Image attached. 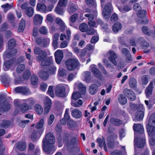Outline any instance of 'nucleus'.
<instances>
[{"label": "nucleus", "instance_id": "1", "mask_svg": "<svg viewBox=\"0 0 155 155\" xmlns=\"http://www.w3.org/2000/svg\"><path fill=\"white\" fill-rule=\"evenodd\" d=\"M133 128L134 131V143H136L137 146H139V143L141 142L143 146L145 140L143 126L140 124H134Z\"/></svg>", "mask_w": 155, "mask_h": 155}, {"label": "nucleus", "instance_id": "2", "mask_svg": "<svg viewBox=\"0 0 155 155\" xmlns=\"http://www.w3.org/2000/svg\"><path fill=\"white\" fill-rule=\"evenodd\" d=\"M148 126H147V132L149 136L152 137L155 134V113H153L150 116Z\"/></svg>", "mask_w": 155, "mask_h": 155}, {"label": "nucleus", "instance_id": "3", "mask_svg": "<svg viewBox=\"0 0 155 155\" xmlns=\"http://www.w3.org/2000/svg\"><path fill=\"white\" fill-rule=\"evenodd\" d=\"M8 45V50H6L4 54V58L5 59L14 56L17 52L16 49H12L15 45V42L14 39H12L9 41Z\"/></svg>", "mask_w": 155, "mask_h": 155}, {"label": "nucleus", "instance_id": "4", "mask_svg": "<svg viewBox=\"0 0 155 155\" xmlns=\"http://www.w3.org/2000/svg\"><path fill=\"white\" fill-rule=\"evenodd\" d=\"M46 52L44 50L39 51V61H41V66L42 67L50 65L52 63L53 60L51 57L47 58Z\"/></svg>", "mask_w": 155, "mask_h": 155}, {"label": "nucleus", "instance_id": "5", "mask_svg": "<svg viewBox=\"0 0 155 155\" xmlns=\"http://www.w3.org/2000/svg\"><path fill=\"white\" fill-rule=\"evenodd\" d=\"M65 65L68 70L72 71L79 67L80 63L77 58H72L68 59L65 62Z\"/></svg>", "mask_w": 155, "mask_h": 155}, {"label": "nucleus", "instance_id": "6", "mask_svg": "<svg viewBox=\"0 0 155 155\" xmlns=\"http://www.w3.org/2000/svg\"><path fill=\"white\" fill-rule=\"evenodd\" d=\"M139 143V146H138L136 143H134L135 150L134 155H150L149 149L147 148H145L143 151L141 153V149L146 144L145 140L144 141V144L143 146L141 142H140Z\"/></svg>", "mask_w": 155, "mask_h": 155}, {"label": "nucleus", "instance_id": "7", "mask_svg": "<svg viewBox=\"0 0 155 155\" xmlns=\"http://www.w3.org/2000/svg\"><path fill=\"white\" fill-rule=\"evenodd\" d=\"M56 95L58 97H64L67 96L65 92L66 88L63 86L57 85L55 88Z\"/></svg>", "mask_w": 155, "mask_h": 155}, {"label": "nucleus", "instance_id": "8", "mask_svg": "<svg viewBox=\"0 0 155 155\" xmlns=\"http://www.w3.org/2000/svg\"><path fill=\"white\" fill-rule=\"evenodd\" d=\"M45 140H43V145H42L43 150L48 154L52 155L56 150V147H55L54 144H46L45 142Z\"/></svg>", "mask_w": 155, "mask_h": 155}, {"label": "nucleus", "instance_id": "9", "mask_svg": "<svg viewBox=\"0 0 155 155\" xmlns=\"http://www.w3.org/2000/svg\"><path fill=\"white\" fill-rule=\"evenodd\" d=\"M111 8L112 5L111 3H108L106 5L102 11V14L105 19H107L109 18Z\"/></svg>", "mask_w": 155, "mask_h": 155}, {"label": "nucleus", "instance_id": "10", "mask_svg": "<svg viewBox=\"0 0 155 155\" xmlns=\"http://www.w3.org/2000/svg\"><path fill=\"white\" fill-rule=\"evenodd\" d=\"M45 140V142L46 144H54L55 142V138L53 134L51 133H48L42 140V145H43V140Z\"/></svg>", "mask_w": 155, "mask_h": 155}, {"label": "nucleus", "instance_id": "11", "mask_svg": "<svg viewBox=\"0 0 155 155\" xmlns=\"http://www.w3.org/2000/svg\"><path fill=\"white\" fill-rule=\"evenodd\" d=\"M45 107L43 115L45 116L47 114L51 108V101L48 97H46L45 100Z\"/></svg>", "mask_w": 155, "mask_h": 155}, {"label": "nucleus", "instance_id": "12", "mask_svg": "<svg viewBox=\"0 0 155 155\" xmlns=\"http://www.w3.org/2000/svg\"><path fill=\"white\" fill-rule=\"evenodd\" d=\"M96 66V65L94 64L91 65V70L96 78L101 80L103 77L99 70L97 68Z\"/></svg>", "mask_w": 155, "mask_h": 155}, {"label": "nucleus", "instance_id": "13", "mask_svg": "<svg viewBox=\"0 0 155 155\" xmlns=\"http://www.w3.org/2000/svg\"><path fill=\"white\" fill-rule=\"evenodd\" d=\"M123 93L131 101L135 100L136 98L135 94L131 90L125 88L123 91Z\"/></svg>", "mask_w": 155, "mask_h": 155}, {"label": "nucleus", "instance_id": "14", "mask_svg": "<svg viewBox=\"0 0 155 155\" xmlns=\"http://www.w3.org/2000/svg\"><path fill=\"white\" fill-rule=\"evenodd\" d=\"M109 56L108 57L109 60L115 66L117 64V62L116 61L118 58V55L114 51H110L108 52Z\"/></svg>", "mask_w": 155, "mask_h": 155}, {"label": "nucleus", "instance_id": "15", "mask_svg": "<svg viewBox=\"0 0 155 155\" xmlns=\"http://www.w3.org/2000/svg\"><path fill=\"white\" fill-rule=\"evenodd\" d=\"M54 55L56 62L58 64H59L63 58V52L62 51L58 50L55 52Z\"/></svg>", "mask_w": 155, "mask_h": 155}, {"label": "nucleus", "instance_id": "16", "mask_svg": "<svg viewBox=\"0 0 155 155\" xmlns=\"http://www.w3.org/2000/svg\"><path fill=\"white\" fill-rule=\"evenodd\" d=\"M78 87L79 91L83 95L86 93V87L81 83H76L74 84V88Z\"/></svg>", "mask_w": 155, "mask_h": 155}, {"label": "nucleus", "instance_id": "17", "mask_svg": "<svg viewBox=\"0 0 155 155\" xmlns=\"http://www.w3.org/2000/svg\"><path fill=\"white\" fill-rule=\"evenodd\" d=\"M15 91L16 93H19L25 95H27L30 93L28 89L25 87H16L15 88Z\"/></svg>", "mask_w": 155, "mask_h": 155}, {"label": "nucleus", "instance_id": "18", "mask_svg": "<svg viewBox=\"0 0 155 155\" xmlns=\"http://www.w3.org/2000/svg\"><path fill=\"white\" fill-rule=\"evenodd\" d=\"M78 8L77 5L72 3L68 5L67 11L69 14H71L76 12Z\"/></svg>", "mask_w": 155, "mask_h": 155}, {"label": "nucleus", "instance_id": "19", "mask_svg": "<svg viewBox=\"0 0 155 155\" xmlns=\"http://www.w3.org/2000/svg\"><path fill=\"white\" fill-rule=\"evenodd\" d=\"M144 117V112L143 110L137 111L135 114V118L133 120L134 121H140L142 120Z\"/></svg>", "mask_w": 155, "mask_h": 155}, {"label": "nucleus", "instance_id": "20", "mask_svg": "<svg viewBox=\"0 0 155 155\" xmlns=\"http://www.w3.org/2000/svg\"><path fill=\"white\" fill-rule=\"evenodd\" d=\"M72 116L76 118H80L82 115L81 112L77 108H75L71 112Z\"/></svg>", "mask_w": 155, "mask_h": 155}, {"label": "nucleus", "instance_id": "21", "mask_svg": "<svg viewBox=\"0 0 155 155\" xmlns=\"http://www.w3.org/2000/svg\"><path fill=\"white\" fill-rule=\"evenodd\" d=\"M98 90V86L96 84H93L90 87L89 91L90 94L93 95L97 93Z\"/></svg>", "mask_w": 155, "mask_h": 155}, {"label": "nucleus", "instance_id": "22", "mask_svg": "<svg viewBox=\"0 0 155 155\" xmlns=\"http://www.w3.org/2000/svg\"><path fill=\"white\" fill-rule=\"evenodd\" d=\"M153 87H152V83H150L145 90L146 97L149 98L152 94Z\"/></svg>", "mask_w": 155, "mask_h": 155}, {"label": "nucleus", "instance_id": "23", "mask_svg": "<svg viewBox=\"0 0 155 155\" xmlns=\"http://www.w3.org/2000/svg\"><path fill=\"white\" fill-rule=\"evenodd\" d=\"M110 121L111 124L116 126H120L122 123V121L120 119L114 117L110 119Z\"/></svg>", "mask_w": 155, "mask_h": 155}, {"label": "nucleus", "instance_id": "24", "mask_svg": "<svg viewBox=\"0 0 155 155\" xmlns=\"http://www.w3.org/2000/svg\"><path fill=\"white\" fill-rule=\"evenodd\" d=\"M56 23L60 26L59 29L61 31L64 30L65 26L64 23L59 18H57L55 20Z\"/></svg>", "mask_w": 155, "mask_h": 155}, {"label": "nucleus", "instance_id": "25", "mask_svg": "<svg viewBox=\"0 0 155 155\" xmlns=\"http://www.w3.org/2000/svg\"><path fill=\"white\" fill-rule=\"evenodd\" d=\"M122 28V25L119 22L115 23L112 27L113 31L115 33L118 32Z\"/></svg>", "mask_w": 155, "mask_h": 155}, {"label": "nucleus", "instance_id": "26", "mask_svg": "<svg viewBox=\"0 0 155 155\" xmlns=\"http://www.w3.org/2000/svg\"><path fill=\"white\" fill-rule=\"evenodd\" d=\"M83 80L86 82L87 83H89L91 80V73L88 71L84 72L83 74Z\"/></svg>", "mask_w": 155, "mask_h": 155}, {"label": "nucleus", "instance_id": "27", "mask_svg": "<svg viewBox=\"0 0 155 155\" xmlns=\"http://www.w3.org/2000/svg\"><path fill=\"white\" fill-rule=\"evenodd\" d=\"M118 98L119 103L121 104L125 105L127 102V98L123 94L119 95Z\"/></svg>", "mask_w": 155, "mask_h": 155}, {"label": "nucleus", "instance_id": "28", "mask_svg": "<svg viewBox=\"0 0 155 155\" xmlns=\"http://www.w3.org/2000/svg\"><path fill=\"white\" fill-rule=\"evenodd\" d=\"M49 41L48 38H45L43 39H39V47L42 48L46 47L48 45V42Z\"/></svg>", "mask_w": 155, "mask_h": 155}, {"label": "nucleus", "instance_id": "29", "mask_svg": "<svg viewBox=\"0 0 155 155\" xmlns=\"http://www.w3.org/2000/svg\"><path fill=\"white\" fill-rule=\"evenodd\" d=\"M142 30L143 33L148 36L152 35V31L147 26H143L142 28Z\"/></svg>", "mask_w": 155, "mask_h": 155}, {"label": "nucleus", "instance_id": "30", "mask_svg": "<svg viewBox=\"0 0 155 155\" xmlns=\"http://www.w3.org/2000/svg\"><path fill=\"white\" fill-rule=\"evenodd\" d=\"M26 143L24 142L18 143L16 145V147L19 150L23 151L26 149Z\"/></svg>", "mask_w": 155, "mask_h": 155}, {"label": "nucleus", "instance_id": "31", "mask_svg": "<svg viewBox=\"0 0 155 155\" xmlns=\"http://www.w3.org/2000/svg\"><path fill=\"white\" fill-rule=\"evenodd\" d=\"M14 61L13 59L6 61L4 64V68L5 70H8L13 63Z\"/></svg>", "mask_w": 155, "mask_h": 155}, {"label": "nucleus", "instance_id": "32", "mask_svg": "<svg viewBox=\"0 0 155 155\" xmlns=\"http://www.w3.org/2000/svg\"><path fill=\"white\" fill-rule=\"evenodd\" d=\"M79 29L80 31L82 32H85L88 29V25L86 23H82L79 25Z\"/></svg>", "mask_w": 155, "mask_h": 155}, {"label": "nucleus", "instance_id": "33", "mask_svg": "<svg viewBox=\"0 0 155 155\" xmlns=\"http://www.w3.org/2000/svg\"><path fill=\"white\" fill-rule=\"evenodd\" d=\"M78 18V15L77 13H75L72 15L70 18V25L72 26L73 23L76 22Z\"/></svg>", "mask_w": 155, "mask_h": 155}, {"label": "nucleus", "instance_id": "34", "mask_svg": "<svg viewBox=\"0 0 155 155\" xmlns=\"http://www.w3.org/2000/svg\"><path fill=\"white\" fill-rule=\"evenodd\" d=\"M67 122V125L69 129H72L75 127L76 125V123L74 121L72 120H70Z\"/></svg>", "mask_w": 155, "mask_h": 155}, {"label": "nucleus", "instance_id": "35", "mask_svg": "<svg viewBox=\"0 0 155 155\" xmlns=\"http://www.w3.org/2000/svg\"><path fill=\"white\" fill-rule=\"evenodd\" d=\"M141 79L142 84L146 85L148 82L149 76L147 75H143L141 77Z\"/></svg>", "mask_w": 155, "mask_h": 155}, {"label": "nucleus", "instance_id": "36", "mask_svg": "<svg viewBox=\"0 0 155 155\" xmlns=\"http://www.w3.org/2000/svg\"><path fill=\"white\" fill-rule=\"evenodd\" d=\"M119 142L118 141H110L107 143V146L110 149L114 148L116 145H118L119 144Z\"/></svg>", "mask_w": 155, "mask_h": 155}, {"label": "nucleus", "instance_id": "37", "mask_svg": "<svg viewBox=\"0 0 155 155\" xmlns=\"http://www.w3.org/2000/svg\"><path fill=\"white\" fill-rule=\"evenodd\" d=\"M25 26V22L24 19H22L20 23L18 31L19 32H21L23 31Z\"/></svg>", "mask_w": 155, "mask_h": 155}, {"label": "nucleus", "instance_id": "38", "mask_svg": "<svg viewBox=\"0 0 155 155\" xmlns=\"http://www.w3.org/2000/svg\"><path fill=\"white\" fill-rule=\"evenodd\" d=\"M39 76L42 79L46 80L48 77V74L47 72L42 71L40 72Z\"/></svg>", "mask_w": 155, "mask_h": 155}, {"label": "nucleus", "instance_id": "39", "mask_svg": "<svg viewBox=\"0 0 155 155\" xmlns=\"http://www.w3.org/2000/svg\"><path fill=\"white\" fill-rule=\"evenodd\" d=\"M83 104V101L81 99H79L75 102H71V105L75 107H78L81 106Z\"/></svg>", "mask_w": 155, "mask_h": 155}, {"label": "nucleus", "instance_id": "40", "mask_svg": "<svg viewBox=\"0 0 155 155\" xmlns=\"http://www.w3.org/2000/svg\"><path fill=\"white\" fill-rule=\"evenodd\" d=\"M70 136V134H69L67 132H65L63 133V140L64 142L66 143H68Z\"/></svg>", "mask_w": 155, "mask_h": 155}, {"label": "nucleus", "instance_id": "41", "mask_svg": "<svg viewBox=\"0 0 155 155\" xmlns=\"http://www.w3.org/2000/svg\"><path fill=\"white\" fill-rule=\"evenodd\" d=\"M12 7L13 5L12 4H9L8 3L1 6V7L3 9L5 12H6L8 10L12 8Z\"/></svg>", "mask_w": 155, "mask_h": 155}, {"label": "nucleus", "instance_id": "42", "mask_svg": "<svg viewBox=\"0 0 155 155\" xmlns=\"http://www.w3.org/2000/svg\"><path fill=\"white\" fill-rule=\"evenodd\" d=\"M44 120L43 119H42L39 121V134L41 135L43 132L44 130Z\"/></svg>", "mask_w": 155, "mask_h": 155}, {"label": "nucleus", "instance_id": "43", "mask_svg": "<svg viewBox=\"0 0 155 155\" xmlns=\"http://www.w3.org/2000/svg\"><path fill=\"white\" fill-rule=\"evenodd\" d=\"M97 141L99 144V146L101 148H102L103 146L105 144V140L103 137L102 138H98L97 139Z\"/></svg>", "mask_w": 155, "mask_h": 155}, {"label": "nucleus", "instance_id": "44", "mask_svg": "<svg viewBox=\"0 0 155 155\" xmlns=\"http://www.w3.org/2000/svg\"><path fill=\"white\" fill-rule=\"evenodd\" d=\"M81 97V93L79 92L76 91L72 94L71 98L74 100H77Z\"/></svg>", "mask_w": 155, "mask_h": 155}, {"label": "nucleus", "instance_id": "45", "mask_svg": "<svg viewBox=\"0 0 155 155\" xmlns=\"http://www.w3.org/2000/svg\"><path fill=\"white\" fill-rule=\"evenodd\" d=\"M25 68V65L23 64H21L18 65L16 68L17 72L18 73H20L22 72Z\"/></svg>", "mask_w": 155, "mask_h": 155}, {"label": "nucleus", "instance_id": "46", "mask_svg": "<svg viewBox=\"0 0 155 155\" xmlns=\"http://www.w3.org/2000/svg\"><path fill=\"white\" fill-rule=\"evenodd\" d=\"M78 142V140L76 137H74L71 140L70 143L68 142L67 143L68 144V146H74L75 145L76 143Z\"/></svg>", "mask_w": 155, "mask_h": 155}, {"label": "nucleus", "instance_id": "47", "mask_svg": "<svg viewBox=\"0 0 155 155\" xmlns=\"http://www.w3.org/2000/svg\"><path fill=\"white\" fill-rule=\"evenodd\" d=\"M61 7L58 5L55 9V12L60 15H63L64 12L63 9Z\"/></svg>", "mask_w": 155, "mask_h": 155}, {"label": "nucleus", "instance_id": "48", "mask_svg": "<svg viewBox=\"0 0 155 155\" xmlns=\"http://www.w3.org/2000/svg\"><path fill=\"white\" fill-rule=\"evenodd\" d=\"M39 32L41 34L45 35L48 33L47 28L45 26H43L39 28Z\"/></svg>", "mask_w": 155, "mask_h": 155}, {"label": "nucleus", "instance_id": "49", "mask_svg": "<svg viewBox=\"0 0 155 155\" xmlns=\"http://www.w3.org/2000/svg\"><path fill=\"white\" fill-rule=\"evenodd\" d=\"M118 8L119 11L121 12L123 11L127 12L131 9L130 6L128 5H125L123 7H119Z\"/></svg>", "mask_w": 155, "mask_h": 155}, {"label": "nucleus", "instance_id": "50", "mask_svg": "<svg viewBox=\"0 0 155 155\" xmlns=\"http://www.w3.org/2000/svg\"><path fill=\"white\" fill-rule=\"evenodd\" d=\"M137 83L136 79L134 78H130L129 80V84L131 87H135Z\"/></svg>", "mask_w": 155, "mask_h": 155}, {"label": "nucleus", "instance_id": "51", "mask_svg": "<svg viewBox=\"0 0 155 155\" xmlns=\"http://www.w3.org/2000/svg\"><path fill=\"white\" fill-rule=\"evenodd\" d=\"M147 13L146 11L144 10H142L139 11L137 13L138 17L140 18H143L144 17Z\"/></svg>", "mask_w": 155, "mask_h": 155}, {"label": "nucleus", "instance_id": "52", "mask_svg": "<svg viewBox=\"0 0 155 155\" xmlns=\"http://www.w3.org/2000/svg\"><path fill=\"white\" fill-rule=\"evenodd\" d=\"M47 7L46 5L44 4L39 3V11L42 13H46Z\"/></svg>", "mask_w": 155, "mask_h": 155}, {"label": "nucleus", "instance_id": "53", "mask_svg": "<svg viewBox=\"0 0 155 155\" xmlns=\"http://www.w3.org/2000/svg\"><path fill=\"white\" fill-rule=\"evenodd\" d=\"M150 99H150L149 100L150 103H149V101H147V100L145 101V104H146V105L147 106L148 108L149 109H150V108H151L153 107V105L155 103V99L153 100V102H151Z\"/></svg>", "mask_w": 155, "mask_h": 155}, {"label": "nucleus", "instance_id": "54", "mask_svg": "<svg viewBox=\"0 0 155 155\" xmlns=\"http://www.w3.org/2000/svg\"><path fill=\"white\" fill-rule=\"evenodd\" d=\"M26 13L28 16L31 17L34 13L33 9L32 8L29 7L27 8L26 10Z\"/></svg>", "mask_w": 155, "mask_h": 155}, {"label": "nucleus", "instance_id": "55", "mask_svg": "<svg viewBox=\"0 0 155 155\" xmlns=\"http://www.w3.org/2000/svg\"><path fill=\"white\" fill-rule=\"evenodd\" d=\"M20 109L21 110V112L23 113L25 112L29 109V106L27 104H24Z\"/></svg>", "mask_w": 155, "mask_h": 155}, {"label": "nucleus", "instance_id": "56", "mask_svg": "<svg viewBox=\"0 0 155 155\" xmlns=\"http://www.w3.org/2000/svg\"><path fill=\"white\" fill-rule=\"evenodd\" d=\"M10 125V122L8 121L4 120L0 124L1 127L4 128L8 127Z\"/></svg>", "mask_w": 155, "mask_h": 155}, {"label": "nucleus", "instance_id": "57", "mask_svg": "<svg viewBox=\"0 0 155 155\" xmlns=\"http://www.w3.org/2000/svg\"><path fill=\"white\" fill-rule=\"evenodd\" d=\"M31 83L33 85H36L37 84L38 81V77L35 76L33 75L32 76L31 78Z\"/></svg>", "mask_w": 155, "mask_h": 155}, {"label": "nucleus", "instance_id": "58", "mask_svg": "<svg viewBox=\"0 0 155 155\" xmlns=\"http://www.w3.org/2000/svg\"><path fill=\"white\" fill-rule=\"evenodd\" d=\"M47 93L51 97H54V95L53 92V86H50L49 87Z\"/></svg>", "mask_w": 155, "mask_h": 155}, {"label": "nucleus", "instance_id": "59", "mask_svg": "<svg viewBox=\"0 0 155 155\" xmlns=\"http://www.w3.org/2000/svg\"><path fill=\"white\" fill-rule=\"evenodd\" d=\"M69 109L67 108L65 111V114L64 116V118L67 121L70 120V116L69 114Z\"/></svg>", "mask_w": 155, "mask_h": 155}, {"label": "nucleus", "instance_id": "60", "mask_svg": "<svg viewBox=\"0 0 155 155\" xmlns=\"http://www.w3.org/2000/svg\"><path fill=\"white\" fill-rule=\"evenodd\" d=\"M67 0H60L58 5L60 7L65 6L67 3Z\"/></svg>", "mask_w": 155, "mask_h": 155}, {"label": "nucleus", "instance_id": "61", "mask_svg": "<svg viewBox=\"0 0 155 155\" xmlns=\"http://www.w3.org/2000/svg\"><path fill=\"white\" fill-rule=\"evenodd\" d=\"M58 73L59 75L61 77L65 76L66 75V71L61 68H59Z\"/></svg>", "mask_w": 155, "mask_h": 155}, {"label": "nucleus", "instance_id": "62", "mask_svg": "<svg viewBox=\"0 0 155 155\" xmlns=\"http://www.w3.org/2000/svg\"><path fill=\"white\" fill-rule=\"evenodd\" d=\"M86 32V33L88 35H92L97 32V31L93 28H90L88 29Z\"/></svg>", "mask_w": 155, "mask_h": 155}, {"label": "nucleus", "instance_id": "63", "mask_svg": "<svg viewBox=\"0 0 155 155\" xmlns=\"http://www.w3.org/2000/svg\"><path fill=\"white\" fill-rule=\"evenodd\" d=\"M47 84L45 82H42L40 84V89L42 91H45L47 87Z\"/></svg>", "mask_w": 155, "mask_h": 155}, {"label": "nucleus", "instance_id": "64", "mask_svg": "<svg viewBox=\"0 0 155 155\" xmlns=\"http://www.w3.org/2000/svg\"><path fill=\"white\" fill-rule=\"evenodd\" d=\"M54 119V116L52 114H51L48 119V124L51 125L53 122Z\"/></svg>", "mask_w": 155, "mask_h": 155}]
</instances>
